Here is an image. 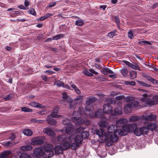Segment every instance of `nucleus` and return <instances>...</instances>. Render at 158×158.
<instances>
[{"label": "nucleus", "mask_w": 158, "mask_h": 158, "mask_svg": "<svg viewBox=\"0 0 158 158\" xmlns=\"http://www.w3.org/2000/svg\"><path fill=\"white\" fill-rule=\"evenodd\" d=\"M156 118V116L154 115H148L144 118L145 120H152L155 119Z\"/></svg>", "instance_id": "f704fd0d"}, {"label": "nucleus", "mask_w": 158, "mask_h": 158, "mask_svg": "<svg viewBox=\"0 0 158 158\" xmlns=\"http://www.w3.org/2000/svg\"><path fill=\"white\" fill-rule=\"evenodd\" d=\"M140 117L139 116L133 115L130 117L128 119V121L130 122L137 121L139 120Z\"/></svg>", "instance_id": "c85d7f7f"}, {"label": "nucleus", "mask_w": 158, "mask_h": 158, "mask_svg": "<svg viewBox=\"0 0 158 158\" xmlns=\"http://www.w3.org/2000/svg\"><path fill=\"white\" fill-rule=\"evenodd\" d=\"M143 76L148 81H150L153 83L156 84L157 83V80L153 79L150 76L147 74H144L143 75Z\"/></svg>", "instance_id": "a878e982"}, {"label": "nucleus", "mask_w": 158, "mask_h": 158, "mask_svg": "<svg viewBox=\"0 0 158 158\" xmlns=\"http://www.w3.org/2000/svg\"><path fill=\"white\" fill-rule=\"evenodd\" d=\"M135 125L134 124H127L123 126V129L126 130L127 134L130 132L133 131L135 127Z\"/></svg>", "instance_id": "f8f14e48"}, {"label": "nucleus", "mask_w": 158, "mask_h": 158, "mask_svg": "<svg viewBox=\"0 0 158 158\" xmlns=\"http://www.w3.org/2000/svg\"><path fill=\"white\" fill-rule=\"evenodd\" d=\"M101 71L105 75H107L108 73L114 74V73L112 70L107 68H103Z\"/></svg>", "instance_id": "5701e85b"}, {"label": "nucleus", "mask_w": 158, "mask_h": 158, "mask_svg": "<svg viewBox=\"0 0 158 158\" xmlns=\"http://www.w3.org/2000/svg\"><path fill=\"white\" fill-rule=\"evenodd\" d=\"M58 108L56 107V108H54L52 112L51 113V114L48 116V117H52L54 118H59L61 116V115H58L56 114L58 111Z\"/></svg>", "instance_id": "a211bd4d"}, {"label": "nucleus", "mask_w": 158, "mask_h": 158, "mask_svg": "<svg viewBox=\"0 0 158 158\" xmlns=\"http://www.w3.org/2000/svg\"><path fill=\"white\" fill-rule=\"evenodd\" d=\"M54 154L53 147L52 145L47 144L44 148L43 157L45 158H49Z\"/></svg>", "instance_id": "0eeeda50"}, {"label": "nucleus", "mask_w": 158, "mask_h": 158, "mask_svg": "<svg viewBox=\"0 0 158 158\" xmlns=\"http://www.w3.org/2000/svg\"><path fill=\"white\" fill-rule=\"evenodd\" d=\"M133 108L132 102L127 104L124 106V110L126 113H129L131 112V109Z\"/></svg>", "instance_id": "2eb2a0df"}, {"label": "nucleus", "mask_w": 158, "mask_h": 158, "mask_svg": "<svg viewBox=\"0 0 158 158\" xmlns=\"http://www.w3.org/2000/svg\"><path fill=\"white\" fill-rule=\"evenodd\" d=\"M22 110L24 112H31L32 111V110L29 109L27 107H25L22 108Z\"/></svg>", "instance_id": "de8ad7c7"}, {"label": "nucleus", "mask_w": 158, "mask_h": 158, "mask_svg": "<svg viewBox=\"0 0 158 158\" xmlns=\"http://www.w3.org/2000/svg\"><path fill=\"white\" fill-rule=\"evenodd\" d=\"M148 131V129L146 127H143L141 128H135L134 130V133L137 136H139L143 133L146 134Z\"/></svg>", "instance_id": "9d476101"}, {"label": "nucleus", "mask_w": 158, "mask_h": 158, "mask_svg": "<svg viewBox=\"0 0 158 158\" xmlns=\"http://www.w3.org/2000/svg\"><path fill=\"white\" fill-rule=\"evenodd\" d=\"M76 104H75V103H74L73 101H72L69 104V108L71 109Z\"/></svg>", "instance_id": "0e129e2a"}, {"label": "nucleus", "mask_w": 158, "mask_h": 158, "mask_svg": "<svg viewBox=\"0 0 158 158\" xmlns=\"http://www.w3.org/2000/svg\"><path fill=\"white\" fill-rule=\"evenodd\" d=\"M123 114V112L121 109L120 107H118L113 110L111 115H119Z\"/></svg>", "instance_id": "6ab92c4d"}, {"label": "nucleus", "mask_w": 158, "mask_h": 158, "mask_svg": "<svg viewBox=\"0 0 158 158\" xmlns=\"http://www.w3.org/2000/svg\"><path fill=\"white\" fill-rule=\"evenodd\" d=\"M76 25L78 26H81L84 24V22L83 20L79 19L76 21Z\"/></svg>", "instance_id": "c9c22d12"}, {"label": "nucleus", "mask_w": 158, "mask_h": 158, "mask_svg": "<svg viewBox=\"0 0 158 158\" xmlns=\"http://www.w3.org/2000/svg\"><path fill=\"white\" fill-rule=\"evenodd\" d=\"M114 20L115 21L116 23L118 25V27H120L119 26V24L120 23V20L117 17H115L114 18Z\"/></svg>", "instance_id": "13d9d810"}, {"label": "nucleus", "mask_w": 158, "mask_h": 158, "mask_svg": "<svg viewBox=\"0 0 158 158\" xmlns=\"http://www.w3.org/2000/svg\"><path fill=\"white\" fill-rule=\"evenodd\" d=\"M83 96H78L74 98L73 101L75 104L76 105L81 103L83 100Z\"/></svg>", "instance_id": "bb28decb"}, {"label": "nucleus", "mask_w": 158, "mask_h": 158, "mask_svg": "<svg viewBox=\"0 0 158 158\" xmlns=\"http://www.w3.org/2000/svg\"><path fill=\"white\" fill-rule=\"evenodd\" d=\"M12 95H8L5 98V100L6 101L10 100L12 99Z\"/></svg>", "instance_id": "680f3d73"}, {"label": "nucleus", "mask_w": 158, "mask_h": 158, "mask_svg": "<svg viewBox=\"0 0 158 158\" xmlns=\"http://www.w3.org/2000/svg\"><path fill=\"white\" fill-rule=\"evenodd\" d=\"M130 75L131 78L132 79H134L136 77V72L135 71H132L130 72Z\"/></svg>", "instance_id": "4c0bfd02"}, {"label": "nucleus", "mask_w": 158, "mask_h": 158, "mask_svg": "<svg viewBox=\"0 0 158 158\" xmlns=\"http://www.w3.org/2000/svg\"><path fill=\"white\" fill-rule=\"evenodd\" d=\"M98 125L100 127L105 128L108 125V123L107 121V118L104 117L98 123Z\"/></svg>", "instance_id": "ddd939ff"}, {"label": "nucleus", "mask_w": 158, "mask_h": 158, "mask_svg": "<svg viewBox=\"0 0 158 158\" xmlns=\"http://www.w3.org/2000/svg\"><path fill=\"white\" fill-rule=\"evenodd\" d=\"M43 132L44 133L51 137L55 135V134L53 131V129L50 127H46L43 130Z\"/></svg>", "instance_id": "4468645a"}, {"label": "nucleus", "mask_w": 158, "mask_h": 158, "mask_svg": "<svg viewBox=\"0 0 158 158\" xmlns=\"http://www.w3.org/2000/svg\"><path fill=\"white\" fill-rule=\"evenodd\" d=\"M117 135L115 133H107V139L105 142H106L109 146L112 145L113 142H116L118 139V137Z\"/></svg>", "instance_id": "1a4fd4ad"}, {"label": "nucleus", "mask_w": 158, "mask_h": 158, "mask_svg": "<svg viewBox=\"0 0 158 158\" xmlns=\"http://www.w3.org/2000/svg\"><path fill=\"white\" fill-rule=\"evenodd\" d=\"M11 154V152L10 151H5L0 155V158H7Z\"/></svg>", "instance_id": "cd10ccee"}, {"label": "nucleus", "mask_w": 158, "mask_h": 158, "mask_svg": "<svg viewBox=\"0 0 158 158\" xmlns=\"http://www.w3.org/2000/svg\"><path fill=\"white\" fill-rule=\"evenodd\" d=\"M58 142L61 144V145L56 146L54 150L56 154L59 155L62 152L63 150H65L69 148L73 149H75L78 144L80 142V139L76 140L75 143H72L68 140V138H66L64 136L59 135L57 139Z\"/></svg>", "instance_id": "f257e3e1"}, {"label": "nucleus", "mask_w": 158, "mask_h": 158, "mask_svg": "<svg viewBox=\"0 0 158 158\" xmlns=\"http://www.w3.org/2000/svg\"><path fill=\"white\" fill-rule=\"evenodd\" d=\"M134 33V30H129L128 32V37L131 39L134 38L133 34Z\"/></svg>", "instance_id": "ea45409f"}, {"label": "nucleus", "mask_w": 158, "mask_h": 158, "mask_svg": "<svg viewBox=\"0 0 158 158\" xmlns=\"http://www.w3.org/2000/svg\"><path fill=\"white\" fill-rule=\"evenodd\" d=\"M136 81L139 85L145 86L146 87H150L151 86V85H150L144 82L139 81L138 80H136Z\"/></svg>", "instance_id": "2f4dec72"}, {"label": "nucleus", "mask_w": 158, "mask_h": 158, "mask_svg": "<svg viewBox=\"0 0 158 158\" xmlns=\"http://www.w3.org/2000/svg\"><path fill=\"white\" fill-rule=\"evenodd\" d=\"M140 102L144 107L151 106L158 103V101H154V98H152L151 96L145 94H143V97L141 98Z\"/></svg>", "instance_id": "20e7f679"}, {"label": "nucleus", "mask_w": 158, "mask_h": 158, "mask_svg": "<svg viewBox=\"0 0 158 158\" xmlns=\"http://www.w3.org/2000/svg\"><path fill=\"white\" fill-rule=\"evenodd\" d=\"M30 4V2L28 0H25L24 2V5L26 7H27Z\"/></svg>", "instance_id": "338daca9"}, {"label": "nucleus", "mask_w": 158, "mask_h": 158, "mask_svg": "<svg viewBox=\"0 0 158 158\" xmlns=\"http://www.w3.org/2000/svg\"><path fill=\"white\" fill-rule=\"evenodd\" d=\"M106 102L107 103L105 104L103 106V111L106 114L111 115L113 110L110 104L113 103V100L112 99H106Z\"/></svg>", "instance_id": "6e6552de"}, {"label": "nucleus", "mask_w": 158, "mask_h": 158, "mask_svg": "<svg viewBox=\"0 0 158 158\" xmlns=\"http://www.w3.org/2000/svg\"><path fill=\"white\" fill-rule=\"evenodd\" d=\"M138 44H148L149 45L151 44V42L148 41H141L138 42Z\"/></svg>", "instance_id": "8fccbe9b"}, {"label": "nucleus", "mask_w": 158, "mask_h": 158, "mask_svg": "<svg viewBox=\"0 0 158 158\" xmlns=\"http://www.w3.org/2000/svg\"><path fill=\"white\" fill-rule=\"evenodd\" d=\"M128 121L127 118H121L118 119L116 122V124L118 126H120L123 124L127 123Z\"/></svg>", "instance_id": "b1692460"}, {"label": "nucleus", "mask_w": 158, "mask_h": 158, "mask_svg": "<svg viewBox=\"0 0 158 158\" xmlns=\"http://www.w3.org/2000/svg\"><path fill=\"white\" fill-rule=\"evenodd\" d=\"M124 98V96L123 95H120L116 97L115 98L116 100H120L121 99H123Z\"/></svg>", "instance_id": "69168bd1"}, {"label": "nucleus", "mask_w": 158, "mask_h": 158, "mask_svg": "<svg viewBox=\"0 0 158 158\" xmlns=\"http://www.w3.org/2000/svg\"><path fill=\"white\" fill-rule=\"evenodd\" d=\"M89 135V133L87 131H85L84 130L81 135H71L69 136L68 140L71 141L72 143H75V141H78L77 140H80V142L78 144L77 148L79 147L83 141V138H87Z\"/></svg>", "instance_id": "7ed1b4c3"}, {"label": "nucleus", "mask_w": 158, "mask_h": 158, "mask_svg": "<svg viewBox=\"0 0 158 158\" xmlns=\"http://www.w3.org/2000/svg\"><path fill=\"white\" fill-rule=\"evenodd\" d=\"M64 37V35L63 34H59L56 35L55 37L52 38V40H57L61 38H62Z\"/></svg>", "instance_id": "e433bc0d"}, {"label": "nucleus", "mask_w": 158, "mask_h": 158, "mask_svg": "<svg viewBox=\"0 0 158 158\" xmlns=\"http://www.w3.org/2000/svg\"><path fill=\"white\" fill-rule=\"evenodd\" d=\"M85 129V128H83L81 127H79L76 130L75 133H76L77 134H81L82 132Z\"/></svg>", "instance_id": "37998d69"}, {"label": "nucleus", "mask_w": 158, "mask_h": 158, "mask_svg": "<svg viewBox=\"0 0 158 158\" xmlns=\"http://www.w3.org/2000/svg\"><path fill=\"white\" fill-rule=\"evenodd\" d=\"M54 84L56 85L57 86L59 87H61L64 86V84L63 82L60 81H56L54 83Z\"/></svg>", "instance_id": "a18cd8bd"}, {"label": "nucleus", "mask_w": 158, "mask_h": 158, "mask_svg": "<svg viewBox=\"0 0 158 158\" xmlns=\"http://www.w3.org/2000/svg\"><path fill=\"white\" fill-rule=\"evenodd\" d=\"M20 158H30V156L27 153H22L20 156Z\"/></svg>", "instance_id": "49530a36"}, {"label": "nucleus", "mask_w": 158, "mask_h": 158, "mask_svg": "<svg viewBox=\"0 0 158 158\" xmlns=\"http://www.w3.org/2000/svg\"><path fill=\"white\" fill-rule=\"evenodd\" d=\"M148 129L151 131L154 130L156 127V124L153 123H150L148 124L147 127Z\"/></svg>", "instance_id": "c756f323"}, {"label": "nucleus", "mask_w": 158, "mask_h": 158, "mask_svg": "<svg viewBox=\"0 0 158 158\" xmlns=\"http://www.w3.org/2000/svg\"><path fill=\"white\" fill-rule=\"evenodd\" d=\"M132 99L133 98L132 97L128 96L126 97H124V98H123V99L125 102H128L132 100Z\"/></svg>", "instance_id": "6e6d98bb"}, {"label": "nucleus", "mask_w": 158, "mask_h": 158, "mask_svg": "<svg viewBox=\"0 0 158 158\" xmlns=\"http://www.w3.org/2000/svg\"><path fill=\"white\" fill-rule=\"evenodd\" d=\"M48 113V112L44 110H43L41 111H39L38 112V113L39 114H47Z\"/></svg>", "instance_id": "774afa93"}, {"label": "nucleus", "mask_w": 158, "mask_h": 158, "mask_svg": "<svg viewBox=\"0 0 158 158\" xmlns=\"http://www.w3.org/2000/svg\"><path fill=\"white\" fill-rule=\"evenodd\" d=\"M44 148L43 147L37 148L34 150V152L39 156H43Z\"/></svg>", "instance_id": "f3484780"}, {"label": "nucleus", "mask_w": 158, "mask_h": 158, "mask_svg": "<svg viewBox=\"0 0 158 158\" xmlns=\"http://www.w3.org/2000/svg\"><path fill=\"white\" fill-rule=\"evenodd\" d=\"M24 134L27 136H31L32 134V131L29 129H25L23 131Z\"/></svg>", "instance_id": "72a5a7b5"}, {"label": "nucleus", "mask_w": 158, "mask_h": 158, "mask_svg": "<svg viewBox=\"0 0 158 158\" xmlns=\"http://www.w3.org/2000/svg\"><path fill=\"white\" fill-rule=\"evenodd\" d=\"M132 68L135 70H140L139 66L136 64H134Z\"/></svg>", "instance_id": "5fc2aeb1"}, {"label": "nucleus", "mask_w": 158, "mask_h": 158, "mask_svg": "<svg viewBox=\"0 0 158 158\" xmlns=\"http://www.w3.org/2000/svg\"><path fill=\"white\" fill-rule=\"evenodd\" d=\"M43 143V140L39 137L35 138L32 142V144L34 145H40Z\"/></svg>", "instance_id": "4be33fe9"}, {"label": "nucleus", "mask_w": 158, "mask_h": 158, "mask_svg": "<svg viewBox=\"0 0 158 158\" xmlns=\"http://www.w3.org/2000/svg\"><path fill=\"white\" fill-rule=\"evenodd\" d=\"M89 71L91 73H93L94 74H95V75H97L98 74V73L94 71V70L92 69H89Z\"/></svg>", "instance_id": "e2e57ef3"}, {"label": "nucleus", "mask_w": 158, "mask_h": 158, "mask_svg": "<svg viewBox=\"0 0 158 158\" xmlns=\"http://www.w3.org/2000/svg\"><path fill=\"white\" fill-rule=\"evenodd\" d=\"M116 31H112L108 33V36L110 38H112L114 35H115L116 34Z\"/></svg>", "instance_id": "3c124183"}, {"label": "nucleus", "mask_w": 158, "mask_h": 158, "mask_svg": "<svg viewBox=\"0 0 158 158\" xmlns=\"http://www.w3.org/2000/svg\"><path fill=\"white\" fill-rule=\"evenodd\" d=\"M31 122H34L36 123H44V121L43 120H40V119H37L35 118H32L31 119Z\"/></svg>", "instance_id": "a19ab883"}, {"label": "nucleus", "mask_w": 158, "mask_h": 158, "mask_svg": "<svg viewBox=\"0 0 158 158\" xmlns=\"http://www.w3.org/2000/svg\"><path fill=\"white\" fill-rule=\"evenodd\" d=\"M121 72L124 76H126L128 73V70L126 68H124L121 70Z\"/></svg>", "instance_id": "79ce46f5"}, {"label": "nucleus", "mask_w": 158, "mask_h": 158, "mask_svg": "<svg viewBox=\"0 0 158 158\" xmlns=\"http://www.w3.org/2000/svg\"><path fill=\"white\" fill-rule=\"evenodd\" d=\"M63 123L66 125L65 129L66 133L64 135H60L61 136H64L66 138H69V137H67L66 136V134H68L70 136L71 135H76V134H73L74 131V127L73 125L70 124V121L68 119L64 120L63 122Z\"/></svg>", "instance_id": "423d86ee"}, {"label": "nucleus", "mask_w": 158, "mask_h": 158, "mask_svg": "<svg viewBox=\"0 0 158 158\" xmlns=\"http://www.w3.org/2000/svg\"><path fill=\"white\" fill-rule=\"evenodd\" d=\"M117 130V127L116 125L113 124L110 125L108 127V131L106 132L110 134L115 133Z\"/></svg>", "instance_id": "dca6fc26"}, {"label": "nucleus", "mask_w": 158, "mask_h": 158, "mask_svg": "<svg viewBox=\"0 0 158 158\" xmlns=\"http://www.w3.org/2000/svg\"><path fill=\"white\" fill-rule=\"evenodd\" d=\"M33 147L30 145H26L21 147L20 149L24 151H28L32 149Z\"/></svg>", "instance_id": "7c9ffc66"}, {"label": "nucleus", "mask_w": 158, "mask_h": 158, "mask_svg": "<svg viewBox=\"0 0 158 158\" xmlns=\"http://www.w3.org/2000/svg\"><path fill=\"white\" fill-rule=\"evenodd\" d=\"M28 13L34 16L36 15V13L35 10L32 8L28 11Z\"/></svg>", "instance_id": "603ef678"}, {"label": "nucleus", "mask_w": 158, "mask_h": 158, "mask_svg": "<svg viewBox=\"0 0 158 158\" xmlns=\"http://www.w3.org/2000/svg\"><path fill=\"white\" fill-rule=\"evenodd\" d=\"M86 112L87 114L92 118L96 117L97 118H103L104 116V112L102 109H99L95 112L94 111V109L92 107H90L87 110L86 108Z\"/></svg>", "instance_id": "39448f33"}, {"label": "nucleus", "mask_w": 158, "mask_h": 158, "mask_svg": "<svg viewBox=\"0 0 158 158\" xmlns=\"http://www.w3.org/2000/svg\"><path fill=\"white\" fill-rule=\"evenodd\" d=\"M47 121L51 125H55L57 124V122L54 119H48Z\"/></svg>", "instance_id": "c03bdc74"}, {"label": "nucleus", "mask_w": 158, "mask_h": 158, "mask_svg": "<svg viewBox=\"0 0 158 158\" xmlns=\"http://www.w3.org/2000/svg\"><path fill=\"white\" fill-rule=\"evenodd\" d=\"M125 84L127 85H134L135 84V81H126L125 82Z\"/></svg>", "instance_id": "864d4df0"}, {"label": "nucleus", "mask_w": 158, "mask_h": 158, "mask_svg": "<svg viewBox=\"0 0 158 158\" xmlns=\"http://www.w3.org/2000/svg\"><path fill=\"white\" fill-rule=\"evenodd\" d=\"M96 133L100 138H101V142H105L106 141L107 134L106 132H105L102 129H99L96 131Z\"/></svg>", "instance_id": "9b49d317"}, {"label": "nucleus", "mask_w": 158, "mask_h": 158, "mask_svg": "<svg viewBox=\"0 0 158 158\" xmlns=\"http://www.w3.org/2000/svg\"><path fill=\"white\" fill-rule=\"evenodd\" d=\"M71 87L78 94H80L81 92L80 90L78 89V88L75 85H72Z\"/></svg>", "instance_id": "58836bf2"}, {"label": "nucleus", "mask_w": 158, "mask_h": 158, "mask_svg": "<svg viewBox=\"0 0 158 158\" xmlns=\"http://www.w3.org/2000/svg\"><path fill=\"white\" fill-rule=\"evenodd\" d=\"M56 4V2H53L49 3L48 6L50 7H52L55 6Z\"/></svg>", "instance_id": "052dcab7"}, {"label": "nucleus", "mask_w": 158, "mask_h": 158, "mask_svg": "<svg viewBox=\"0 0 158 158\" xmlns=\"http://www.w3.org/2000/svg\"><path fill=\"white\" fill-rule=\"evenodd\" d=\"M62 98L63 99H64V100H67L68 99V95H67L66 93H63L62 94Z\"/></svg>", "instance_id": "4d7b16f0"}, {"label": "nucleus", "mask_w": 158, "mask_h": 158, "mask_svg": "<svg viewBox=\"0 0 158 158\" xmlns=\"http://www.w3.org/2000/svg\"><path fill=\"white\" fill-rule=\"evenodd\" d=\"M73 115L74 116H79V117H74L72 118L71 120L75 123L78 124H81L85 122L84 120L81 118L83 117L84 118H87L89 115L87 114L86 112V109L84 110L83 109H79V112L78 111H74L73 113Z\"/></svg>", "instance_id": "f03ea898"}, {"label": "nucleus", "mask_w": 158, "mask_h": 158, "mask_svg": "<svg viewBox=\"0 0 158 158\" xmlns=\"http://www.w3.org/2000/svg\"><path fill=\"white\" fill-rule=\"evenodd\" d=\"M97 100V98L92 96H90L87 98L86 101V104L88 105H90L94 102L96 101Z\"/></svg>", "instance_id": "aec40b11"}, {"label": "nucleus", "mask_w": 158, "mask_h": 158, "mask_svg": "<svg viewBox=\"0 0 158 158\" xmlns=\"http://www.w3.org/2000/svg\"><path fill=\"white\" fill-rule=\"evenodd\" d=\"M133 108H140L143 107H144L143 106V105L140 101V102H139L137 101H135L132 102Z\"/></svg>", "instance_id": "393cba45"}, {"label": "nucleus", "mask_w": 158, "mask_h": 158, "mask_svg": "<svg viewBox=\"0 0 158 158\" xmlns=\"http://www.w3.org/2000/svg\"><path fill=\"white\" fill-rule=\"evenodd\" d=\"M82 73L88 76L91 77L93 76V74L90 73L89 72L87 71V70H84L83 71Z\"/></svg>", "instance_id": "09e8293b"}, {"label": "nucleus", "mask_w": 158, "mask_h": 158, "mask_svg": "<svg viewBox=\"0 0 158 158\" xmlns=\"http://www.w3.org/2000/svg\"><path fill=\"white\" fill-rule=\"evenodd\" d=\"M115 134H116L117 135H118L119 136H125L127 134L126 130L123 129V126L122 127V129L117 130V131L115 132Z\"/></svg>", "instance_id": "412c9836"}, {"label": "nucleus", "mask_w": 158, "mask_h": 158, "mask_svg": "<svg viewBox=\"0 0 158 158\" xmlns=\"http://www.w3.org/2000/svg\"><path fill=\"white\" fill-rule=\"evenodd\" d=\"M30 105L31 106L35 107L42 108L43 107L41 104L35 102H31L30 103Z\"/></svg>", "instance_id": "473e14b6"}, {"label": "nucleus", "mask_w": 158, "mask_h": 158, "mask_svg": "<svg viewBox=\"0 0 158 158\" xmlns=\"http://www.w3.org/2000/svg\"><path fill=\"white\" fill-rule=\"evenodd\" d=\"M39 156L34 152L31 154V156H30V158H38Z\"/></svg>", "instance_id": "bf43d9fd"}]
</instances>
